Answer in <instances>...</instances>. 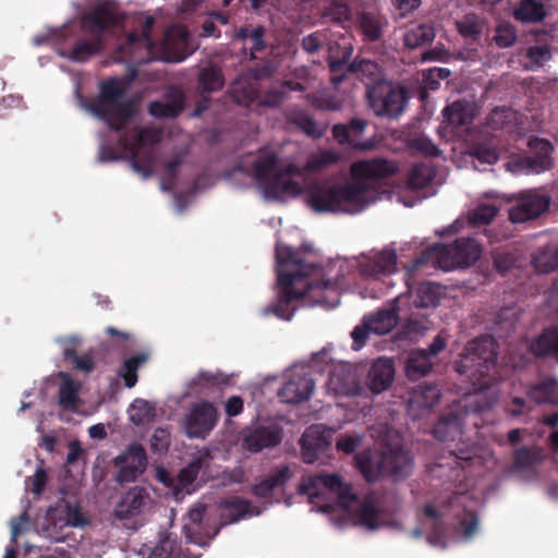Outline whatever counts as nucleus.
I'll list each match as a JSON object with an SVG mask.
<instances>
[{
    "mask_svg": "<svg viewBox=\"0 0 558 558\" xmlns=\"http://www.w3.org/2000/svg\"><path fill=\"white\" fill-rule=\"evenodd\" d=\"M310 252L303 247L294 250L291 246L277 244V284L279 288L277 301L264 308V314L290 320L294 310L291 303L295 300L310 298L315 304L326 308H335L340 303L339 291L351 287L356 275L367 281V287L361 292L363 298L379 299L381 295L380 275L384 274V250H372L363 253L351 262L339 264V274L313 283L304 280L319 264L310 259Z\"/></svg>",
    "mask_w": 558,
    "mask_h": 558,
    "instance_id": "nucleus-1",
    "label": "nucleus"
},
{
    "mask_svg": "<svg viewBox=\"0 0 558 558\" xmlns=\"http://www.w3.org/2000/svg\"><path fill=\"white\" fill-rule=\"evenodd\" d=\"M497 344L490 337L470 341L454 364L456 371L469 381L473 393L466 395L457 404V410L441 417L433 429L439 440H454L462 434L464 421L477 412L488 409L496 400L495 391H486L494 381Z\"/></svg>",
    "mask_w": 558,
    "mask_h": 558,
    "instance_id": "nucleus-2",
    "label": "nucleus"
},
{
    "mask_svg": "<svg viewBox=\"0 0 558 558\" xmlns=\"http://www.w3.org/2000/svg\"><path fill=\"white\" fill-rule=\"evenodd\" d=\"M351 175V183L313 184L307 192L310 207L317 213L361 211L365 205L379 198V191L375 184L384 179V158L352 163Z\"/></svg>",
    "mask_w": 558,
    "mask_h": 558,
    "instance_id": "nucleus-3",
    "label": "nucleus"
},
{
    "mask_svg": "<svg viewBox=\"0 0 558 558\" xmlns=\"http://www.w3.org/2000/svg\"><path fill=\"white\" fill-rule=\"evenodd\" d=\"M126 15L116 1L105 0L98 3L90 12L83 15L81 28L92 36L90 39L78 38L69 50L60 54L73 62H85L98 54L104 47V35L114 34L124 27Z\"/></svg>",
    "mask_w": 558,
    "mask_h": 558,
    "instance_id": "nucleus-4",
    "label": "nucleus"
},
{
    "mask_svg": "<svg viewBox=\"0 0 558 558\" xmlns=\"http://www.w3.org/2000/svg\"><path fill=\"white\" fill-rule=\"evenodd\" d=\"M324 488L337 495V505L353 513L357 523L368 529L377 527L378 511L372 498L366 497L363 501L353 493L352 485L344 483L339 474L319 473L311 476L299 486V493L307 495L311 504H318Z\"/></svg>",
    "mask_w": 558,
    "mask_h": 558,
    "instance_id": "nucleus-5",
    "label": "nucleus"
},
{
    "mask_svg": "<svg viewBox=\"0 0 558 558\" xmlns=\"http://www.w3.org/2000/svg\"><path fill=\"white\" fill-rule=\"evenodd\" d=\"M86 108L117 132L122 131L135 114L132 102L125 99V88L116 77L100 83L99 94Z\"/></svg>",
    "mask_w": 558,
    "mask_h": 558,
    "instance_id": "nucleus-6",
    "label": "nucleus"
},
{
    "mask_svg": "<svg viewBox=\"0 0 558 558\" xmlns=\"http://www.w3.org/2000/svg\"><path fill=\"white\" fill-rule=\"evenodd\" d=\"M160 140V130L153 126H135L120 136V145L128 154L132 169L143 178H148L154 173L157 159L155 145Z\"/></svg>",
    "mask_w": 558,
    "mask_h": 558,
    "instance_id": "nucleus-7",
    "label": "nucleus"
},
{
    "mask_svg": "<svg viewBox=\"0 0 558 558\" xmlns=\"http://www.w3.org/2000/svg\"><path fill=\"white\" fill-rule=\"evenodd\" d=\"M481 245L471 238L457 240L452 245H435L427 252V259L438 268L449 271L469 267L481 256Z\"/></svg>",
    "mask_w": 558,
    "mask_h": 558,
    "instance_id": "nucleus-8",
    "label": "nucleus"
},
{
    "mask_svg": "<svg viewBox=\"0 0 558 558\" xmlns=\"http://www.w3.org/2000/svg\"><path fill=\"white\" fill-rule=\"evenodd\" d=\"M348 71L359 74L360 80L366 86L368 106L376 116H384V72L381 66L372 60L355 58Z\"/></svg>",
    "mask_w": 558,
    "mask_h": 558,
    "instance_id": "nucleus-9",
    "label": "nucleus"
},
{
    "mask_svg": "<svg viewBox=\"0 0 558 558\" xmlns=\"http://www.w3.org/2000/svg\"><path fill=\"white\" fill-rule=\"evenodd\" d=\"M529 146L536 154L534 156L517 155L506 163V169L514 174H539L553 167L550 157L553 147L546 140L533 138Z\"/></svg>",
    "mask_w": 558,
    "mask_h": 558,
    "instance_id": "nucleus-10",
    "label": "nucleus"
},
{
    "mask_svg": "<svg viewBox=\"0 0 558 558\" xmlns=\"http://www.w3.org/2000/svg\"><path fill=\"white\" fill-rule=\"evenodd\" d=\"M155 20L153 16H146L142 23L141 33H130L125 43L119 48L120 58L129 63L141 65L149 60L154 41L150 33Z\"/></svg>",
    "mask_w": 558,
    "mask_h": 558,
    "instance_id": "nucleus-11",
    "label": "nucleus"
},
{
    "mask_svg": "<svg viewBox=\"0 0 558 558\" xmlns=\"http://www.w3.org/2000/svg\"><path fill=\"white\" fill-rule=\"evenodd\" d=\"M218 422L215 405L208 401L192 404L184 421V430L190 438H206Z\"/></svg>",
    "mask_w": 558,
    "mask_h": 558,
    "instance_id": "nucleus-12",
    "label": "nucleus"
},
{
    "mask_svg": "<svg viewBox=\"0 0 558 558\" xmlns=\"http://www.w3.org/2000/svg\"><path fill=\"white\" fill-rule=\"evenodd\" d=\"M301 175V169L293 162L280 167L260 187L265 195L270 198H281L284 195H298L301 193V185L293 180Z\"/></svg>",
    "mask_w": 558,
    "mask_h": 558,
    "instance_id": "nucleus-13",
    "label": "nucleus"
},
{
    "mask_svg": "<svg viewBox=\"0 0 558 558\" xmlns=\"http://www.w3.org/2000/svg\"><path fill=\"white\" fill-rule=\"evenodd\" d=\"M386 429V438H388ZM413 470V457L411 452L403 447V444L397 439L388 441L386 439V481L393 482L407 478Z\"/></svg>",
    "mask_w": 558,
    "mask_h": 558,
    "instance_id": "nucleus-14",
    "label": "nucleus"
},
{
    "mask_svg": "<svg viewBox=\"0 0 558 558\" xmlns=\"http://www.w3.org/2000/svg\"><path fill=\"white\" fill-rule=\"evenodd\" d=\"M331 444L332 433L330 429L319 424L311 425L300 439L303 461L308 464L316 462L330 449Z\"/></svg>",
    "mask_w": 558,
    "mask_h": 558,
    "instance_id": "nucleus-15",
    "label": "nucleus"
},
{
    "mask_svg": "<svg viewBox=\"0 0 558 558\" xmlns=\"http://www.w3.org/2000/svg\"><path fill=\"white\" fill-rule=\"evenodd\" d=\"M114 465L119 469L117 474L118 483L134 482L146 470V451L142 445L132 444L114 459Z\"/></svg>",
    "mask_w": 558,
    "mask_h": 558,
    "instance_id": "nucleus-16",
    "label": "nucleus"
},
{
    "mask_svg": "<svg viewBox=\"0 0 558 558\" xmlns=\"http://www.w3.org/2000/svg\"><path fill=\"white\" fill-rule=\"evenodd\" d=\"M367 122L364 119L353 118L348 123H337L332 126L333 138L341 146H348L354 150L368 151L375 147L373 141H361Z\"/></svg>",
    "mask_w": 558,
    "mask_h": 558,
    "instance_id": "nucleus-17",
    "label": "nucleus"
},
{
    "mask_svg": "<svg viewBox=\"0 0 558 558\" xmlns=\"http://www.w3.org/2000/svg\"><path fill=\"white\" fill-rule=\"evenodd\" d=\"M550 198L547 195L530 190L522 192L514 206L509 210L512 222H524L542 215L549 206Z\"/></svg>",
    "mask_w": 558,
    "mask_h": 558,
    "instance_id": "nucleus-18",
    "label": "nucleus"
},
{
    "mask_svg": "<svg viewBox=\"0 0 558 558\" xmlns=\"http://www.w3.org/2000/svg\"><path fill=\"white\" fill-rule=\"evenodd\" d=\"M282 440V430L276 425L255 426L246 428L242 437V447L252 452L257 453L263 449L272 448Z\"/></svg>",
    "mask_w": 558,
    "mask_h": 558,
    "instance_id": "nucleus-19",
    "label": "nucleus"
},
{
    "mask_svg": "<svg viewBox=\"0 0 558 558\" xmlns=\"http://www.w3.org/2000/svg\"><path fill=\"white\" fill-rule=\"evenodd\" d=\"M315 381L308 374L293 375L279 390L282 402L298 404L311 398Z\"/></svg>",
    "mask_w": 558,
    "mask_h": 558,
    "instance_id": "nucleus-20",
    "label": "nucleus"
},
{
    "mask_svg": "<svg viewBox=\"0 0 558 558\" xmlns=\"http://www.w3.org/2000/svg\"><path fill=\"white\" fill-rule=\"evenodd\" d=\"M476 506L477 501L475 499L462 493L456 495L449 502V507L457 517H460L462 511L464 513L460 521V527L463 530L462 535L465 539H470L477 531Z\"/></svg>",
    "mask_w": 558,
    "mask_h": 558,
    "instance_id": "nucleus-21",
    "label": "nucleus"
},
{
    "mask_svg": "<svg viewBox=\"0 0 558 558\" xmlns=\"http://www.w3.org/2000/svg\"><path fill=\"white\" fill-rule=\"evenodd\" d=\"M371 335H384V306L378 307L375 313L365 315L362 323L354 327L351 332L352 349L361 350Z\"/></svg>",
    "mask_w": 558,
    "mask_h": 558,
    "instance_id": "nucleus-22",
    "label": "nucleus"
},
{
    "mask_svg": "<svg viewBox=\"0 0 558 558\" xmlns=\"http://www.w3.org/2000/svg\"><path fill=\"white\" fill-rule=\"evenodd\" d=\"M439 390L433 385H420L409 398L408 408L413 418L420 417L424 412L432 409L439 401Z\"/></svg>",
    "mask_w": 558,
    "mask_h": 558,
    "instance_id": "nucleus-23",
    "label": "nucleus"
},
{
    "mask_svg": "<svg viewBox=\"0 0 558 558\" xmlns=\"http://www.w3.org/2000/svg\"><path fill=\"white\" fill-rule=\"evenodd\" d=\"M184 109V95L180 90H172L167 94L165 100L150 101L148 112L158 119L177 118Z\"/></svg>",
    "mask_w": 558,
    "mask_h": 558,
    "instance_id": "nucleus-24",
    "label": "nucleus"
},
{
    "mask_svg": "<svg viewBox=\"0 0 558 558\" xmlns=\"http://www.w3.org/2000/svg\"><path fill=\"white\" fill-rule=\"evenodd\" d=\"M229 93L236 104L248 107L259 98L258 82L250 75H241L233 81Z\"/></svg>",
    "mask_w": 558,
    "mask_h": 558,
    "instance_id": "nucleus-25",
    "label": "nucleus"
},
{
    "mask_svg": "<svg viewBox=\"0 0 558 558\" xmlns=\"http://www.w3.org/2000/svg\"><path fill=\"white\" fill-rule=\"evenodd\" d=\"M148 493L144 487L135 486L123 495L114 509L116 517L124 520L130 519L140 513Z\"/></svg>",
    "mask_w": 558,
    "mask_h": 558,
    "instance_id": "nucleus-26",
    "label": "nucleus"
},
{
    "mask_svg": "<svg viewBox=\"0 0 558 558\" xmlns=\"http://www.w3.org/2000/svg\"><path fill=\"white\" fill-rule=\"evenodd\" d=\"M476 110L475 102L458 100L447 106L442 113L448 125L458 128L470 124L476 114Z\"/></svg>",
    "mask_w": 558,
    "mask_h": 558,
    "instance_id": "nucleus-27",
    "label": "nucleus"
},
{
    "mask_svg": "<svg viewBox=\"0 0 558 558\" xmlns=\"http://www.w3.org/2000/svg\"><path fill=\"white\" fill-rule=\"evenodd\" d=\"M542 460V453L536 450L522 448L515 452L514 463L510 472L518 474L522 481L535 477V464Z\"/></svg>",
    "mask_w": 558,
    "mask_h": 558,
    "instance_id": "nucleus-28",
    "label": "nucleus"
},
{
    "mask_svg": "<svg viewBox=\"0 0 558 558\" xmlns=\"http://www.w3.org/2000/svg\"><path fill=\"white\" fill-rule=\"evenodd\" d=\"M279 168L278 155L267 148L259 150L258 157L252 166L254 179L259 186L263 185Z\"/></svg>",
    "mask_w": 558,
    "mask_h": 558,
    "instance_id": "nucleus-29",
    "label": "nucleus"
},
{
    "mask_svg": "<svg viewBox=\"0 0 558 558\" xmlns=\"http://www.w3.org/2000/svg\"><path fill=\"white\" fill-rule=\"evenodd\" d=\"M526 393L536 403L558 405V380L554 377L544 378L532 385Z\"/></svg>",
    "mask_w": 558,
    "mask_h": 558,
    "instance_id": "nucleus-30",
    "label": "nucleus"
},
{
    "mask_svg": "<svg viewBox=\"0 0 558 558\" xmlns=\"http://www.w3.org/2000/svg\"><path fill=\"white\" fill-rule=\"evenodd\" d=\"M451 459L463 470L484 465L493 461V456L486 449L473 447L471 449H459V452L450 453Z\"/></svg>",
    "mask_w": 558,
    "mask_h": 558,
    "instance_id": "nucleus-31",
    "label": "nucleus"
},
{
    "mask_svg": "<svg viewBox=\"0 0 558 558\" xmlns=\"http://www.w3.org/2000/svg\"><path fill=\"white\" fill-rule=\"evenodd\" d=\"M536 356H551L558 362V328H548L530 344Z\"/></svg>",
    "mask_w": 558,
    "mask_h": 558,
    "instance_id": "nucleus-32",
    "label": "nucleus"
},
{
    "mask_svg": "<svg viewBox=\"0 0 558 558\" xmlns=\"http://www.w3.org/2000/svg\"><path fill=\"white\" fill-rule=\"evenodd\" d=\"M225 85V76L216 65H208L202 69L197 76V88L204 94H210L222 89Z\"/></svg>",
    "mask_w": 558,
    "mask_h": 558,
    "instance_id": "nucleus-33",
    "label": "nucleus"
},
{
    "mask_svg": "<svg viewBox=\"0 0 558 558\" xmlns=\"http://www.w3.org/2000/svg\"><path fill=\"white\" fill-rule=\"evenodd\" d=\"M355 466L368 483L375 482L384 469V452H381L376 465L373 462L372 452L369 450L362 451L354 457Z\"/></svg>",
    "mask_w": 558,
    "mask_h": 558,
    "instance_id": "nucleus-34",
    "label": "nucleus"
},
{
    "mask_svg": "<svg viewBox=\"0 0 558 558\" xmlns=\"http://www.w3.org/2000/svg\"><path fill=\"white\" fill-rule=\"evenodd\" d=\"M407 102L408 93L403 86L386 84V117L395 118L401 114Z\"/></svg>",
    "mask_w": 558,
    "mask_h": 558,
    "instance_id": "nucleus-35",
    "label": "nucleus"
},
{
    "mask_svg": "<svg viewBox=\"0 0 558 558\" xmlns=\"http://www.w3.org/2000/svg\"><path fill=\"white\" fill-rule=\"evenodd\" d=\"M433 365V359L426 350H414L410 353L407 362V374L410 378L415 379L428 374Z\"/></svg>",
    "mask_w": 558,
    "mask_h": 558,
    "instance_id": "nucleus-36",
    "label": "nucleus"
},
{
    "mask_svg": "<svg viewBox=\"0 0 558 558\" xmlns=\"http://www.w3.org/2000/svg\"><path fill=\"white\" fill-rule=\"evenodd\" d=\"M545 15L543 3L536 0H522L513 12L514 19L523 23L539 22Z\"/></svg>",
    "mask_w": 558,
    "mask_h": 558,
    "instance_id": "nucleus-37",
    "label": "nucleus"
},
{
    "mask_svg": "<svg viewBox=\"0 0 558 558\" xmlns=\"http://www.w3.org/2000/svg\"><path fill=\"white\" fill-rule=\"evenodd\" d=\"M435 38L434 26L429 23H422L411 26L404 34V44L409 48H416L433 41Z\"/></svg>",
    "mask_w": 558,
    "mask_h": 558,
    "instance_id": "nucleus-38",
    "label": "nucleus"
},
{
    "mask_svg": "<svg viewBox=\"0 0 558 558\" xmlns=\"http://www.w3.org/2000/svg\"><path fill=\"white\" fill-rule=\"evenodd\" d=\"M219 506L226 511L222 517L227 518L228 523H235L250 511L251 502L240 497H230L222 499Z\"/></svg>",
    "mask_w": 558,
    "mask_h": 558,
    "instance_id": "nucleus-39",
    "label": "nucleus"
},
{
    "mask_svg": "<svg viewBox=\"0 0 558 558\" xmlns=\"http://www.w3.org/2000/svg\"><path fill=\"white\" fill-rule=\"evenodd\" d=\"M80 385L68 375L59 387V404L65 410H74L80 404Z\"/></svg>",
    "mask_w": 558,
    "mask_h": 558,
    "instance_id": "nucleus-40",
    "label": "nucleus"
},
{
    "mask_svg": "<svg viewBox=\"0 0 558 558\" xmlns=\"http://www.w3.org/2000/svg\"><path fill=\"white\" fill-rule=\"evenodd\" d=\"M533 265L538 272H549L558 268V245H548L533 256Z\"/></svg>",
    "mask_w": 558,
    "mask_h": 558,
    "instance_id": "nucleus-41",
    "label": "nucleus"
},
{
    "mask_svg": "<svg viewBox=\"0 0 558 558\" xmlns=\"http://www.w3.org/2000/svg\"><path fill=\"white\" fill-rule=\"evenodd\" d=\"M341 159V154L333 149H324L317 154L308 157L305 170L308 172H317L327 169L330 166L338 163Z\"/></svg>",
    "mask_w": 558,
    "mask_h": 558,
    "instance_id": "nucleus-42",
    "label": "nucleus"
},
{
    "mask_svg": "<svg viewBox=\"0 0 558 558\" xmlns=\"http://www.w3.org/2000/svg\"><path fill=\"white\" fill-rule=\"evenodd\" d=\"M287 120L290 124L296 126L306 135L316 138L322 136V132L318 131L317 123L314 118L302 110L291 111L288 114Z\"/></svg>",
    "mask_w": 558,
    "mask_h": 558,
    "instance_id": "nucleus-43",
    "label": "nucleus"
},
{
    "mask_svg": "<svg viewBox=\"0 0 558 558\" xmlns=\"http://www.w3.org/2000/svg\"><path fill=\"white\" fill-rule=\"evenodd\" d=\"M442 295L444 289L441 286L432 282H423L417 289L416 304L421 307L436 306Z\"/></svg>",
    "mask_w": 558,
    "mask_h": 558,
    "instance_id": "nucleus-44",
    "label": "nucleus"
},
{
    "mask_svg": "<svg viewBox=\"0 0 558 558\" xmlns=\"http://www.w3.org/2000/svg\"><path fill=\"white\" fill-rule=\"evenodd\" d=\"M148 359L147 353H137L123 362L122 369L120 375L124 379V385L128 388H132L137 383V369L142 364H144Z\"/></svg>",
    "mask_w": 558,
    "mask_h": 558,
    "instance_id": "nucleus-45",
    "label": "nucleus"
},
{
    "mask_svg": "<svg viewBox=\"0 0 558 558\" xmlns=\"http://www.w3.org/2000/svg\"><path fill=\"white\" fill-rule=\"evenodd\" d=\"M68 342L71 345H65L63 348V356L65 360H70L74 367L83 371L85 373H89L94 369V360L90 355L84 354V355H77L76 353V344L78 343L77 338H71L68 340Z\"/></svg>",
    "mask_w": 558,
    "mask_h": 558,
    "instance_id": "nucleus-46",
    "label": "nucleus"
},
{
    "mask_svg": "<svg viewBox=\"0 0 558 558\" xmlns=\"http://www.w3.org/2000/svg\"><path fill=\"white\" fill-rule=\"evenodd\" d=\"M425 521L424 525L434 527V532L428 534L427 541L432 546L445 548L447 543L442 539L439 532V517L441 515L436 511L434 506L428 505L424 509Z\"/></svg>",
    "mask_w": 558,
    "mask_h": 558,
    "instance_id": "nucleus-47",
    "label": "nucleus"
},
{
    "mask_svg": "<svg viewBox=\"0 0 558 558\" xmlns=\"http://www.w3.org/2000/svg\"><path fill=\"white\" fill-rule=\"evenodd\" d=\"M517 112L509 108H496L488 117V124L492 129H507L509 132L513 130V123L517 122Z\"/></svg>",
    "mask_w": 558,
    "mask_h": 558,
    "instance_id": "nucleus-48",
    "label": "nucleus"
},
{
    "mask_svg": "<svg viewBox=\"0 0 558 558\" xmlns=\"http://www.w3.org/2000/svg\"><path fill=\"white\" fill-rule=\"evenodd\" d=\"M204 465V459L197 457L184 466L178 474V484L181 488L187 489L190 485L197 478Z\"/></svg>",
    "mask_w": 558,
    "mask_h": 558,
    "instance_id": "nucleus-49",
    "label": "nucleus"
},
{
    "mask_svg": "<svg viewBox=\"0 0 558 558\" xmlns=\"http://www.w3.org/2000/svg\"><path fill=\"white\" fill-rule=\"evenodd\" d=\"M497 213L498 207L494 204H478L469 213V221L473 226L488 225Z\"/></svg>",
    "mask_w": 558,
    "mask_h": 558,
    "instance_id": "nucleus-50",
    "label": "nucleus"
},
{
    "mask_svg": "<svg viewBox=\"0 0 558 558\" xmlns=\"http://www.w3.org/2000/svg\"><path fill=\"white\" fill-rule=\"evenodd\" d=\"M367 385L373 393L384 391V356H378L373 362L367 375Z\"/></svg>",
    "mask_w": 558,
    "mask_h": 558,
    "instance_id": "nucleus-51",
    "label": "nucleus"
},
{
    "mask_svg": "<svg viewBox=\"0 0 558 558\" xmlns=\"http://www.w3.org/2000/svg\"><path fill=\"white\" fill-rule=\"evenodd\" d=\"M457 27L463 37L476 39L483 31V23L476 15L468 14L457 22Z\"/></svg>",
    "mask_w": 558,
    "mask_h": 558,
    "instance_id": "nucleus-52",
    "label": "nucleus"
},
{
    "mask_svg": "<svg viewBox=\"0 0 558 558\" xmlns=\"http://www.w3.org/2000/svg\"><path fill=\"white\" fill-rule=\"evenodd\" d=\"M434 178V170L432 167L425 163L416 165L413 167L409 184L415 189H422L426 186Z\"/></svg>",
    "mask_w": 558,
    "mask_h": 558,
    "instance_id": "nucleus-53",
    "label": "nucleus"
},
{
    "mask_svg": "<svg viewBox=\"0 0 558 558\" xmlns=\"http://www.w3.org/2000/svg\"><path fill=\"white\" fill-rule=\"evenodd\" d=\"M153 416V407L143 399H136L131 404L130 418L135 425L144 424Z\"/></svg>",
    "mask_w": 558,
    "mask_h": 558,
    "instance_id": "nucleus-54",
    "label": "nucleus"
},
{
    "mask_svg": "<svg viewBox=\"0 0 558 558\" xmlns=\"http://www.w3.org/2000/svg\"><path fill=\"white\" fill-rule=\"evenodd\" d=\"M470 157L472 158L475 169H478L480 165H493L498 160L497 151L483 145L474 147L470 151Z\"/></svg>",
    "mask_w": 558,
    "mask_h": 558,
    "instance_id": "nucleus-55",
    "label": "nucleus"
},
{
    "mask_svg": "<svg viewBox=\"0 0 558 558\" xmlns=\"http://www.w3.org/2000/svg\"><path fill=\"white\" fill-rule=\"evenodd\" d=\"M178 546L177 537L171 533L165 534L151 553L150 558H171Z\"/></svg>",
    "mask_w": 558,
    "mask_h": 558,
    "instance_id": "nucleus-56",
    "label": "nucleus"
},
{
    "mask_svg": "<svg viewBox=\"0 0 558 558\" xmlns=\"http://www.w3.org/2000/svg\"><path fill=\"white\" fill-rule=\"evenodd\" d=\"M292 477V471L288 464L275 468L265 478L275 489L282 488Z\"/></svg>",
    "mask_w": 558,
    "mask_h": 558,
    "instance_id": "nucleus-57",
    "label": "nucleus"
},
{
    "mask_svg": "<svg viewBox=\"0 0 558 558\" xmlns=\"http://www.w3.org/2000/svg\"><path fill=\"white\" fill-rule=\"evenodd\" d=\"M324 17H327L336 23H341L349 20L350 9L344 2L333 1L325 9Z\"/></svg>",
    "mask_w": 558,
    "mask_h": 558,
    "instance_id": "nucleus-58",
    "label": "nucleus"
},
{
    "mask_svg": "<svg viewBox=\"0 0 558 558\" xmlns=\"http://www.w3.org/2000/svg\"><path fill=\"white\" fill-rule=\"evenodd\" d=\"M267 29L263 25H258L254 27V31L251 32L250 39L252 41L251 50V59L255 58L256 52H263L267 49L268 44L265 39Z\"/></svg>",
    "mask_w": 558,
    "mask_h": 558,
    "instance_id": "nucleus-59",
    "label": "nucleus"
},
{
    "mask_svg": "<svg viewBox=\"0 0 558 558\" xmlns=\"http://www.w3.org/2000/svg\"><path fill=\"white\" fill-rule=\"evenodd\" d=\"M515 38V31L510 24L502 23L497 26L494 39L499 47L507 48L512 46Z\"/></svg>",
    "mask_w": 558,
    "mask_h": 558,
    "instance_id": "nucleus-60",
    "label": "nucleus"
},
{
    "mask_svg": "<svg viewBox=\"0 0 558 558\" xmlns=\"http://www.w3.org/2000/svg\"><path fill=\"white\" fill-rule=\"evenodd\" d=\"M48 481L47 472L44 468H37L33 476H28L25 481L26 486L37 496L41 495Z\"/></svg>",
    "mask_w": 558,
    "mask_h": 558,
    "instance_id": "nucleus-61",
    "label": "nucleus"
},
{
    "mask_svg": "<svg viewBox=\"0 0 558 558\" xmlns=\"http://www.w3.org/2000/svg\"><path fill=\"white\" fill-rule=\"evenodd\" d=\"M170 445V433L162 427H158L154 430L150 447L154 452L162 453L166 452Z\"/></svg>",
    "mask_w": 558,
    "mask_h": 558,
    "instance_id": "nucleus-62",
    "label": "nucleus"
},
{
    "mask_svg": "<svg viewBox=\"0 0 558 558\" xmlns=\"http://www.w3.org/2000/svg\"><path fill=\"white\" fill-rule=\"evenodd\" d=\"M361 27L364 34L371 39L376 40L380 37L381 28L378 21L371 13L361 15Z\"/></svg>",
    "mask_w": 558,
    "mask_h": 558,
    "instance_id": "nucleus-63",
    "label": "nucleus"
},
{
    "mask_svg": "<svg viewBox=\"0 0 558 558\" xmlns=\"http://www.w3.org/2000/svg\"><path fill=\"white\" fill-rule=\"evenodd\" d=\"M64 519L68 525L78 527L87 524V520L81 511L78 505L65 504L64 507Z\"/></svg>",
    "mask_w": 558,
    "mask_h": 558,
    "instance_id": "nucleus-64",
    "label": "nucleus"
}]
</instances>
